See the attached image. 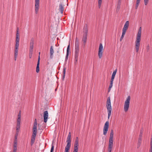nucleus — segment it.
<instances>
[{
	"instance_id": "nucleus-2",
	"label": "nucleus",
	"mask_w": 152,
	"mask_h": 152,
	"mask_svg": "<svg viewBox=\"0 0 152 152\" xmlns=\"http://www.w3.org/2000/svg\"><path fill=\"white\" fill-rule=\"evenodd\" d=\"M113 130H111L110 134L109 143L108 149V152H111L113 146Z\"/></svg>"
},
{
	"instance_id": "nucleus-45",
	"label": "nucleus",
	"mask_w": 152,
	"mask_h": 152,
	"mask_svg": "<svg viewBox=\"0 0 152 152\" xmlns=\"http://www.w3.org/2000/svg\"><path fill=\"white\" fill-rule=\"evenodd\" d=\"M37 125H34L33 128H37Z\"/></svg>"
},
{
	"instance_id": "nucleus-43",
	"label": "nucleus",
	"mask_w": 152,
	"mask_h": 152,
	"mask_svg": "<svg viewBox=\"0 0 152 152\" xmlns=\"http://www.w3.org/2000/svg\"><path fill=\"white\" fill-rule=\"evenodd\" d=\"M34 125H37V120L36 119L35 120L34 122Z\"/></svg>"
},
{
	"instance_id": "nucleus-25",
	"label": "nucleus",
	"mask_w": 152,
	"mask_h": 152,
	"mask_svg": "<svg viewBox=\"0 0 152 152\" xmlns=\"http://www.w3.org/2000/svg\"><path fill=\"white\" fill-rule=\"evenodd\" d=\"M17 140H14L13 145V148H17L18 143Z\"/></svg>"
},
{
	"instance_id": "nucleus-33",
	"label": "nucleus",
	"mask_w": 152,
	"mask_h": 152,
	"mask_svg": "<svg viewBox=\"0 0 152 152\" xmlns=\"http://www.w3.org/2000/svg\"><path fill=\"white\" fill-rule=\"evenodd\" d=\"M65 72H66V68H64L63 69V77L64 78V77L65 76Z\"/></svg>"
},
{
	"instance_id": "nucleus-34",
	"label": "nucleus",
	"mask_w": 152,
	"mask_h": 152,
	"mask_svg": "<svg viewBox=\"0 0 152 152\" xmlns=\"http://www.w3.org/2000/svg\"><path fill=\"white\" fill-rule=\"evenodd\" d=\"M19 43V42H16L15 48H18Z\"/></svg>"
},
{
	"instance_id": "nucleus-1",
	"label": "nucleus",
	"mask_w": 152,
	"mask_h": 152,
	"mask_svg": "<svg viewBox=\"0 0 152 152\" xmlns=\"http://www.w3.org/2000/svg\"><path fill=\"white\" fill-rule=\"evenodd\" d=\"M141 32L142 28L141 27H140L138 29L137 35L136 40L135 41V49L137 52H138L140 45Z\"/></svg>"
},
{
	"instance_id": "nucleus-20",
	"label": "nucleus",
	"mask_w": 152,
	"mask_h": 152,
	"mask_svg": "<svg viewBox=\"0 0 152 152\" xmlns=\"http://www.w3.org/2000/svg\"><path fill=\"white\" fill-rule=\"evenodd\" d=\"M113 80H110V84L108 88V92H109L111 90V88L113 86Z\"/></svg>"
},
{
	"instance_id": "nucleus-44",
	"label": "nucleus",
	"mask_w": 152,
	"mask_h": 152,
	"mask_svg": "<svg viewBox=\"0 0 152 152\" xmlns=\"http://www.w3.org/2000/svg\"><path fill=\"white\" fill-rule=\"evenodd\" d=\"M13 151L14 152H16L17 151V148H13Z\"/></svg>"
},
{
	"instance_id": "nucleus-18",
	"label": "nucleus",
	"mask_w": 152,
	"mask_h": 152,
	"mask_svg": "<svg viewBox=\"0 0 152 152\" xmlns=\"http://www.w3.org/2000/svg\"><path fill=\"white\" fill-rule=\"evenodd\" d=\"M71 144L67 143L65 147L64 152H69V150L71 147Z\"/></svg>"
},
{
	"instance_id": "nucleus-42",
	"label": "nucleus",
	"mask_w": 152,
	"mask_h": 152,
	"mask_svg": "<svg viewBox=\"0 0 152 152\" xmlns=\"http://www.w3.org/2000/svg\"><path fill=\"white\" fill-rule=\"evenodd\" d=\"M78 142H79L78 139V137H77L76 138L75 143H78Z\"/></svg>"
},
{
	"instance_id": "nucleus-37",
	"label": "nucleus",
	"mask_w": 152,
	"mask_h": 152,
	"mask_svg": "<svg viewBox=\"0 0 152 152\" xmlns=\"http://www.w3.org/2000/svg\"><path fill=\"white\" fill-rule=\"evenodd\" d=\"M120 4H118L117 6V7L116 9V11L117 12H118L119 11V10L120 9Z\"/></svg>"
},
{
	"instance_id": "nucleus-32",
	"label": "nucleus",
	"mask_w": 152,
	"mask_h": 152,
	"mask_svg": "<svg viewBox=\"0 0 152 152\" xmlns=\"http://www.w3.org/2000/svg\"><path fill=\"white\" fill-rule=\"evenodd\" d=\"M18 132H16L14 140H17V137L18 135Z\"/></svg>"
},
{
	"instance_id": "nucleus-40",
	"label": "nucleus",
	"mask_w": 152,
	"mask_h": 152,
	"mask_svg": "<svg viewBox=\"0 0 152 152\" xmlns=\"http://www.w3.org/2000/svg\"><path fill=\"white\" fill-rule=\"evenodd\" d=\"M54 147L53 145H52L51 146L50 152H53V151L54 150Z\"/></svg>"
},
{
	"instance_id": "nucleus-26",
	"label": "nucleus",
	"mask_w": 152,
	"mask_h": 152,
	"mask_svg": "<svg viewBox=\"0 0 152 152\" xmlns=\"http://www.w3.org/2000/svg\"><path fill=\"white\" fill-rule=\"evenodd\" d=\"M126 33V32H125L122 31V35L120 39V41L121 42L122 41L123 38H124V35Z\"/></svg>"
},
{
	"instance_id": "nucleus-15",
	"label": "nucleus",
	"mask_w": 152,
	"mask_h": 152,
	"mask_svg": "<svg viewBox=\"0 0 152 152\" xmlns=\"http://www.w3.org/2000/svg\"><path fill=\"white\" fill-rule=\"evenodd\" d=\"M20 123V121H17V126L16 127V132H19Z\"/></svg>"
},
{
	"instance_id": "nucleus-16",
	"label": "nucleus",
	"mask_w": 152,
	"mask_h": 152,
	"mask_svg": "<svg viewBox=\"0 0 152 152\" xmlns=\"http://www.w3.org/2000/svg\"><path fill=\"white\" fill-rule=\"evenodd\" d=\"M71 135L70 133L69 132L68 134V137L67 138L66 142L67 143L71 144Z\"/></svg>"
},
{
	"instance_id": "nucleus-8",
	"label": "nucleus",
	"mask_w": 152,
	"mask_h": 152,
	"mask_svg": "<svg viewBox=\"0 0 152 152\" xmlns=\"http://www.w3.org/2000/svg\"><path fill=\"white\" fill-rule=\"evenodd\" d=\"M103 48L102 43H100L99 48L98 55L99 58H101L102 56Z\"/></svg>"
},
{
	"instance_id": "nucleus-5",
	"label": "nucleus",
	"mask_w": 152,
	"mask_h": 152,
	"mask_svg": "<svg viewBox=\"0 0 152 152\" xmlns=\"http://www.w3.org/2000/svg\"><path fill=\"white\" fill-rule=\"evenodd\" d=\"M131 99V97L129 96H127L126 100L125 101L124 104V111L125 112H126L128 110L129 105Z\"/></svg>"
},
{
	"instance_id": "nucleus-6",
	"label": "nucleus",
	"mask_w": 152,
	"mask_h": 152,
	"mask_svg": "<svg viewBox=\"0 0 152 152\" xmlns=\"http://www.w3.org/2000/svg\"><path fill=\"white\" fill-rule=\"evenodd\" d=\"M84 34L83 36L82 41L83 42L84 44H85L87 39L88 29L87 26H85L84 27Z\"/></svg>"
},
{
	"instance_id": "nucleus-9",
	"label": "nucleus",
	"mask_w": 152,
	"mask_h": 152,
	"mask_svg": "<svg viewBox=\"0 0 152 152\" xmlns=\"http://www.w3.org/2000/svg\"><path fill=\"white\" fill-rule=\"evenodd\" d=\"M39 0H35L34 1V8L35 12L36 14L38 13L39 7Z\"/></svg>"
},
{
	"instance_id": "nucleus-7",
	"label": "nucleus",
	"mask_w": 152,
	"mask_h": 152,
	"mask_svg": "<svg viewBox=\"0 0 152 152\" xmlns=\"http://www.w3.org/2000/svg\"><path fill=\"white\" fill-rule=\"evenodd\" d=\"M109 127V122L108 121H107L105 123L103 127V134L104 135H106L108 131Z\"/></svg>"
},
{
	"instance_id": "nucleus-4",
	"label": "nucleus",
	"mask_w": 152,
	"mask_h": 152,
	"mask_svg": "<svg viewBox=\"0 0 152 152\" xmlns=\"http://www.w3.org/2000/svg\"><path fill=\"white\" fill-rule=\"evenodd\" d=\"M106 107L108 114V118L109 119L111 115L112 110L110 102V97H108L107 99L106 103Z\"/></svg>"
},
{
	"instance_id": "nucleus-14",
	"label": "nucleus",
	"mask_w": 152,
	"mask_h": 152,
	"mask_svg": "<svg viewBox=\"0 0 152 152\" xmlns=\"http://www.w3.org/2000/svg\"><path fill=\"white\" fill-rule=\"evenodd\" d=\"M40 56H39L38 60L37 61V66L36 67V71L37 73H38L39 72V62H40Z\"/></svg>"
},
{
	"instance_id": "nucleus-17",
	"label": "nucleus",
	"mask_w": 152,
	"mask_h": 152,
	"mask_svg": "<svg viewBox=\"0 0 152 152\" xmlns=\"http://www.w3.org/2000/svg\"><path fill=\"white\" fill-rule=\"evenodd\" d=\"M18 48H15L14 51V57L15 60H16V58L18 55Z\"/></svg>"
},
{
	"instance_id": "nucleus-19",
	"label": "nucleus",
	"mask_w": 152,
	"mask_h": 152,
	"mask_svg": "<svg viewBox=\"0 0 152 152\" xmlns=\"http://www.w3.org/2000/svg\"><path fill=\"white\" fill-rule=\"evenodd\" d=\"M36 136L32 135L31 138V145L32 146L33 145L34 142L35 140V138Z\"/></svg>"
},
{
	"instance_id": "nucleus-29",
	"label": "nucleus",
	"mask_w": 152,
	"mask_h": 152,
	"mask_svg": "<svg viewBox=\"0 0 152 152\" xmlns=\"http://www.w3.org/2000/svg\"><path fill=\"white\" fill-rule=\"evenodd\" d=\"M140 0H137L136 1V4L135 6V9H137L138 7V6L140 3Z\"/></svg>"
},
{
	"instance_id": "nucleus-30",
	"label": "nucleus",
	"mask_w": 152,
	"mask_h": 152,
	"mask_svg": "<svg viewBox=\"0 0 152 152\" xmlns=\"http://www.w3.org/2000/svg\"><path fill=\"white\" fill-rule=\"evenodd\" d=\"M78 147L74 146L73 152H78Z\"/></svg>"
},
{
	"instance_id": "nucleus-41",
	"label": "nucleus",
	"mask_w": 152,
	"mask_h": 152,
	"mask_svg": "<svg viewBox=\"0 0 152 152\" xmlns=\"http://www.w3.org/2000/svg\"><path fill=\"white\" fill-rule=\"evenodd\" d=\"M78 143H75L74 146L78 147Z\"/></svg>"
},
{
	"instance_id": "nucleus-28",
	"label": "nucleus",
	"mask_w": 152,
	"mask_h": 152,
	"mask_svg": "<svg viewBox=\"0 0 152 152\" xmlns=\"http://www.w3.org/2000/svg\"><path fill=\"white\" fill-rule=\"evenodd\" d=\"M70 50V44L68 45L67 48V51H66V56H67L69 55V51Z\"/></svg>"
},
{
	"instance_id": "nucleus-23",
	"label": "nucleus",
	"mask_w": 152,
	"mask_h": 152,
	"mask_svg": "<svg viewBox=\"0 0 152 152\" xmlns=\"http://www.w3.org/2000/svg\"><path fill=\"white\" fill-rule=\"evenodd\" d=\"M21 111H20L18 115V118L17 120V121H21Z\"/></svg>"
},
{
	"instance_id": "nucleus-21",
	"label": "nucleus",
	"mask_w": 152,
	"mask_h": 152,
	"mask_svg": "<svg viewBox=\"0 0 152 152\" xmlns=\"http://www.w3.org/2000/svg\"><path fill=\"white\" fill-rule=\"evenodd\" d=\"M117 72V69L115 70L113 72L112 75V77L111 79V80H113L114 79L115 75Z\"/></svg>"
},
{
	"instance_id": "nucleus-47",
	"label": "nucleus",
	"mask_w": 152,
	"mask_h": 152,
	"mask_svg": "<svg viewBox=\"0 0 152 152\" xmlns=\"http://www.w3.org/2000/svg\"><path fill=\"white\" fill-rule=\"evenodd\" d=\"M39 55H40V52H39Z\"/></svg>"
},
{
	"instance_id": "nucleus-22",
	"label": "nucleus",
	"mask_w": 152,
	"mask_h": 152,
	"mask_svg": "<svg viewBox=\"0 0 152 152\" xmlns=\"http://www.w3.org/2000/svg\"><path fill=\"white\" fill-rule=\"evenodd\" d=\"M59 10L61 13H62L64 11V7L62 4H60L59 6Z\"/></svg>"
},
{
	"instance_id": "nucleus-24",
	"label": "nucleus",
	"mask_w": 152,
	"mask_h": 152,
	"mask_svg": "<svg viewBox=\"0 0 152 152\" xmlns=\"http://www.w3.org/2000/svg\"><path fill=\"white\" fill-rule=\"evenodd\" d=\"M37 133V128H33V133L32 135L36 136Z\"/></svg>"
},
{
	"instance_id": "nucleus-13",
	"label": "nucleus",
	"mask_w": 152,
	"mask_h": 152,
	"mask_svg": "<svg viewBox=\"0 0 152 152\" xmlns=\"http://www.w3.org/2000/svg\"><path fill=\"white\" fill-rule=\"evenodd\" d=\"M54 53L53 47L51 46L50 50V56L51 58H52L53 57V54Z\"/></svg>"
},
{
	"instance_id": "nucleus-31",
	"label": "nucleus",
	"mask_w": 152,
	"mask_h": 152,
	"mask_svg": "<svg viewBox=\"0 0 152 152\" xmlns=\"http://www.w3.org/2000/svg\"><path fill=\"white\" fill-rule=\"evenodd\" d=\"M138 142V146L140 147L141 142V138L140 137L139 138Z\"/></svg>"
},
{
	"instance_id": "nucleus-35",
	"label": "nucleus",
	"mask_w": 152,
	"mask_h": 152,
	"mask_svg": "<svg viewBox=\"0 0 152 152\" xmlns=\"http://www.w3.org/2000/svg\"><path fill=\"white\" fill-rule=\"evenodd\" d=\"M33 53V51H29V57L30 58H31L32 57Z\"/></svg>"
},
{
	"instance_id": "nucleus-48",
	"label": "nucleus",
	"mask_w": 152,
	"mask_h": 152,
	"mask_svg": "<svg viewBox=\"0 0 152 152\" xmlns=\"http://www.w3.org/2000/svg\"><path fill=\"white\" fill-rule=\"evenodd\" d=\"M149 152H152V151H149Z\"/></svg>"
},
{
	"instance_id": "nucleus-3",
	"label": "nucleus",
	"mask_w": 152,
	"mask_h": 152,
	"mask_svg": "<svg viewBox=\"0 0 152 152\" xmlns=\"http://www.w3.org/2000/svg\"><path fill=\"white\" fill-rule=\"evenodd\" d=\"M75 53V63L78 61L79 54V44L78 40L77 39H76Z\"/></svg>"
},
{
	"instance_id": "nucleus-36",
	"label": "nucleus",
	"mask_w": 152,
	"mask_h": 152,
	"mask_svg": "<svg viewBox=\"0 0 152 152\" xmlns=\"http://www.w3.org/2000/svg\"><path fill=\"white\" fill-rule=\"evenodd\" d=\"M16 37H19V34L18 32V28L17 29V33L16 34Z\"/></svg>"
},
{
	"instance_id": "nucleus-39",
	"label": "nucleus",
	"mask_w": 152,
	"mask_h": 152,
	"mask_svg": "<svg viewBox=\"0 0 152 152\" xmlns=\"http://www.w3.org/2000/svg\"><path fill=\"white\" fill-rule=\"evenodd\" d=\"M149 0H144V4L145 5H146L148 3Z\"/></svg>"
},
{
	"instance_id": "nucleus-46",
	"label": "nucleus",
	"mask_w": 152,
	"mask_h": 152,
	"mask_svg": "<svg viewBox=\"0 0 152 152\" xmlns=\"http://www.w3.org/2000/svg\"><path fill=\"white\" fill-rule=\"evenodd\" d=\"M146 49L148 51L149 49V45H148L146 47Z\"/></svg>"
},
{
	"instance_id": "nucleus-12",
	"label": "nucleus",
	"mask_w": 152,
	"mask_h": 152,
	"mask_svg": "<svg viewBox=\"0 0 152 152\" xmlns=\"http://www.w3.org/2000/svg\"><path fill=\"white\" fill-rule=\"evenodd\" d=\"M34 44V41L33 39H31V40L30 43L29 51H33Z\"/></svg>"
},
{
	"instance_id": "nucleus-10",
	"label": "nucleus",
	"mask_w": 152,
	"mask_h": 152,
	"mask_svg": "<svg viewBox=\"0 0 152 152\" xmlns=\"http://www.w3.org/2000/svg\"><path fill=\"white\" fill-rule=\"evenodd\" d=\"M129 25V22L128 21H126L124 26L122 29V31L126 32L128 28Z\"/></svg>"
},
{
	"instance_id": "nucleus-38",
	"label": "nucleus",
	"mask_w": 152,
	"mask_h": 152,
	"mask_svg": "<svg viewBox=\"0 0 152 152\" xmlns=\"http://www.w3.org/2000/svg\"><path fill=\"white\" fill-rule=\"evenodd\" d=\"M19 40H20L19 37H16V40H15L16 42H19Z\"/></svg>"
},
{
	"instance_id": "nucleus-11",
	"label": "nucleus",
	"mask_w": 152,
	"mask_h": 152,
	"mask_svg": "<svg viewBox=\"0 0 152 152\" xmlns=\"http://www.w3.org/2000/svg\"><path fill=\"white\" fill-rule=\"evenodd\" d=\"M48 113L47 111H45L44 113V122L45 123H46L47 121V119L48 118Z\"/></svg>"
},
{
	"instance_id": "nucleus-27",
	"label": "nucleus",
	"mask_w": 152,
	"mask_h": 152,
	"mask_svg": "<svg viewBox=\"0 0 152 152\" xmlns=\"http://www.w3.org/2000/svg\"><path fill=\"white\" fill-rule=\"evenodd\" d=\"M102 1V0H98V7L99 8H100L101 7Z\"/></svg>"
}]
</instances>
